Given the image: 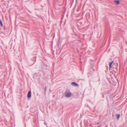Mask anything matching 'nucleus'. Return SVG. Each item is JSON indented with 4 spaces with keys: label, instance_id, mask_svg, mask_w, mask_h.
Listing matches in <instances>:
<instances>
[{
    "label": "nucleus",
    "instance_id": "obj_5",
    "mask_svg": "<svg viewBox=\"0 0 127 127\" xmlns=\"http://www.w3.org/2000/svg\"><path fill=\"white\" fill-rule=\"evenodd\" d=\"M113 61H112V62H110L109 63V65L110 68H111L112 64H113Z\"/></svg>",
    "mask_w": 127,
    "mask_h": 127
},
{
    "label": "nucleus",
    "instance_id": "obj_9",
    "mask_svg": "<svg viewBox=\"0 0 127 127\" xmlns=\"http://www.w3.org/2000/svg\"><path fill=\"white\" fill-rule=\"evenodd\" d=\"M47 89V87L46 86H45L44 89V92L45 93L46 92V90Z\"/></svg>",
    "mask_w": 127,
    "mask_h": 127
},
{
    "label": "nucleus",
    "instance_id": "obj_1",
    "mask_svg": "<svg viewBox=\"0 0 127 127\" xmlns=\"http://www.w3.org/2000/svg\"><path fill=\"white\" fill-rule=\"evenodd\" d=\"M65 96L67 97H69L71 96V93L70 91L68 89H66L64 93Z\"/></svg>",
    "mask_w": 127,
    "mask_h": 127
},
{
    "label": "nucleus",
    "instance_id": "obj_2",
    "mask_svg": "<svg viewBox=\"0 0 127 127\" xmlns=\"http://www.w3.org/2000/svg\"><path fill=\"white\" fill-rule=\"evenodd\" d=\"M112 66L113 68L116 70L117 71V67L118 66V64L117 63H114L113 64Z\"/></svg>",
    "mask_w": 127,
    "mask_h": 127
},
{
    "label": "nucleus",
    "instance_id": "obj_11",
    "mask_svg": "<svg viewBox=\"0 0 127 127\" xmlns=\"http://www.w3.org/2000/svg\"><path fill=\"white\" fill-rule=\"evenodd\" d=\"M44 124L45 125H46V123H44Z\"/></svg>",
    "mask_w": 127,
    "mask_h": 127
},
{
    "label": "nucleus",
    "instance_id": "obj_8",
    "mask_svg": "<svg viewBox=\"0 0 127 127\" xmlns=\"http://www.w3.org/2000/svg\"><path fill=\"white\" fill-rule=\"evenodd\" d=\"M0 24L1 27H3V25L2 22L0 19Z\"/></svg>",
    "mask_w": 127,
    "mask_h": 127
},
{
    "label": "nucleus",
    "instance_id": "obj_12",
    "mask_svg": "<svg viewBox=\"0 0 127 127\" xmlns=\"http://www.w3.org/2000/svg\"><path fill=\"white\" fill-rule=\"evenodd\" d=\"M126 44H127V41H126Z\"/></svg>",
    "mask_w": 127,
    "mask_h": 127
},
{
    "label": "nucleus",
    "instance_id": "obj_4",
    "mask_svg": "<svg viewBox=\"0 0 127 127\" xmlns=\"http://www.w3.org/2000/svg\"><path fill=\"white\" fill-rule=\"evenodd\" d=\"M31 90L28 91L27 96L28 98H30L31 97Z\"/></svg>",
    "mask_w": 127,
    "mask_h": 127
},
{
    "label": "nucleus",
    "instance_id": "obj_7",
    "mask_svg": "<svg viewBox=\"0 0 127 127\" xmlns=\"http://www.w3.org/2000/svg\"><path fill=\"white\" fill-rule=\"evenodd\" d=\"M114 2L117 5H119L120 3V1L118 0H115L114 1Z\"/></svg>",
    "mask_w": 127,
    "mask_h": 127
},
{
    "label": "nucleus",
    "instance_id": "obj_10",
    "mask_svg": "<svg viewBox=\"0 0 127 127\" xmlns=\"http://www.w3.org/2000/svg\"><path fill=\"white\" fill-rule=\"evenodd\" d=\"M92 126V125L91 124H90V126H89V127H91V126Z\"/></svg>",
    "mask_w": 127,
    "mask_h": 127
},
{
    "label": "nucleus",
    "instance_id": "obj_6",
    "mask_svg": "<svg viewBox=\"0 0 127 127\" xmlns=\"http://www.w3.org/2000/svg\"><path fill=\"white\" fill-rule=\"evenodd\" d=\"M116 116L117 117V120H118L120 117V114H116Z\"/></svg>",
    "mask_w": 127,
    "mask_h": 127
},
{
    "label": "nucleus",
    "instance_id": "obj_3",
    "mask_svg": "<svg viewBox=\"0 0 127 127\" xmlns=\"http://www.w3.org/2000/svg\"><path fill=\"white\" fill-rule=\"evenodd\" d=\"M71 84L75 87H77L79 86V85L77 83H76L75 82H72L71 83Z\"/></svg>",
    "mask_w": 127,
    "mask_h": 127
}]
</instances>
